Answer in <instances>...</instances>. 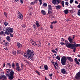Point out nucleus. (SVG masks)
Wrapping results in <instances>:
<instances>
[{"label":"nucleus","instance_id":"nucleus-7","mask_svg":"<svg viewBox=\"0 0 80 80\" xmlns=\"http://www.w3.org/2000/svg\"><path fill=\"white\" fill-rule=\"evenodd\" d=\"M73 37L72 38H71L70 37H68V40L71 43H72L73 42L75 41L74 39L75 38V36L73 35Z\"/></svg>","mask_w":80,"mask_h":80},{"label":"nucleus","instance_id":"nucleus-13","mask_svg":"<svg viewBox=\"0 0 80 80\" xmlns=\"http://www.w3.org/2000/svg\"><path fill=\"white\" fill-rule=\"evenodd\" d=\"M61 72L63 74H65L66 73V70L64 68H62L61 70Z\"/></svg>","mask_w":80,"mask_h":80},{"label":"nucleus","instance_id":"nucleus-63","mask_svg":"<svg viewBox=\"0 0 80 80\" xmlns=\"http://www.w3.org/2000/svg\"><path fill=\"white\" fill-rule=\"evenodd\" d=\"M51 63L52 64H53V65H55V64L54 63V62H51Z\"/></svg>","mask_w":80,"mask_h":80},{"label":"nucleus","instance_id":"nucleus-12","mask_svg":"<svg viewBox=\"0 0 80 80\" xmlns=\"http://www.w3.org/2000/svg\"><path fill=\"white\" fill-rule=\"evenodd\" d=\"M31 43H32V45H34V46H35V45L37 46V44H36V42H35V41H34L32 39H31Z\"/></svg>","mask_w":80,"mask_h":80},{"label":"nucleus","instance_id":"nucleus-55","mask_svg":"<svg viewBox=\"0 0 80 80\" xmlns=\"http://www.w3.org/2000/svg\"><path fill=\"white\" fill-rule=\"evenodd\" d=\"M52 6H51V5H48V8H52Z\"/></svg>","mask_w":80,"mask_h":80},{"label":"nucleus","instance_id":"nucleus-59","mask_svg":"<svg viewBox=\"0 0 80 80\" xmlns=\"http://www.w3.org/2000/svg\"><path fill=\"white\" fill-rule=\"evenodd\" d=\"M38 42H39V43H41V42H42V41H41V40H40V41H38Z\"/></svg>","mask_w":80,"mask_h":80},{"label":"nucleus","instance_id":"nucleus-27","mask_svg":"<svg viewBox=\"0 0 80 80\" xmlns=\"http://www.w3.org/2000/svg\"><path fill=\"white\" fill-rule=\"evenodd\" d=\"M3 23L5 26H7L8 25V22L7 21H4Z\"/></svg>","mask_w":80,"mask_h":80},{"label":"nucleus","instance_id":"nucleus-60","mask_svg":"<svg viewBox=\"0 0 80 80\" xmlns=\"http://www.w3.org/2000/svg\"><path fill=\"white\" fill-rule=\"evenodd\" d=\"M3 67L4 68L5 67V62H4L3 63Z\"/></svg>","mask_w":80,"mask_h":80},{"label":"nucleus","instance_id":"nucleus-16","mask_svg":"<svg viewBox=\"0 0 80 80\" xmlns=\"http://www.w3.org/2000/svg\"><path fill=\"white\" fill-rule=\"evenodd\" d=\"M6 67H8L9 68H12V64H10V63L9 62L7 63V64L6 65Z\"/></svg>","mask_w":80,"mask_h":80},{"label":"nucleus","instance_id":"nucleus-19","mask_svg":"<svg viewBox=\"0 0 80 80\" xmlns=\"http://www.w3.org/2000/svg\"><path fill=\"white\" fill-rule=\"evenodd\" d=\"M74 61L76 62L77 64L78 65H80V63L77 60V58H75L74 59Z\"/></svg>","mask_w":80,"mask_h":80},{"label":"nucleus","instance_id":"nucleus-54","mask_svg":"<svg viewBox=\"0 0 80 80\" xmlns=\"http://www.w3.org/2000/svg\"><path fill=\"white\" fill-rule=\"evenodd\" d=\"M48 10L50 11H52V8H48Z\"/></svg>","mask_w":80,"mask_h":80},{"label":"nucleus","instance_id":"nucleus-43","mask_svg":"<svg viewBox=\"0 0 80 80\" xmlns=\"http://www.w3.org/2000/svg\"><path fill=\"white\" fill-rule=\"evenodd\" d=\"M22 27L23 28H25L26 27V25L23 24L22 26Z\"/></svg>","mask_w":80,"mask_h":80},{"label":"nucleus","instance_id":"nucleus-47","mask_svg":"<svg viewBox=\"0 0 80 80\" xmlns=\"http://www.w3.org/2000/svg\"><path fill=\"white\" fill-rule=\"evenodd\" d=\"M24 61L25 62H26V63H28V61H27V59H25L24 60Z\"/></svg>","mask_w":80,"mask_h":80},{"label":"nucleus","instance_id":"nucleus-49","mask_svg":"<svg viewBox=\"0 0 80 80\" xmlns=\"http://www.w3.org/2000/svg\"><path fill=\"white\" fill-rule=\"evenodd\" d=\"M73 2V0H70V3H72Z\"/></svg>","mask_w":80,"mask_h":80},{"label":"nucleus","instance_id":"nucleus-37","mask_svg":"<svg viewBox=\"0 0 80 80\" xmlns=\"http://www.w3.org/2000/svg\"><path fill=\"white\" fill-rule=\"evenodd\" d=\"M35 72H36L37 73H38V75H39V76H40V73H39V72H38V71H36Z\"/></svg>","mask_w":80,"mask_h":80},{"label":"nucleus","instance_id":"nucleus-15","mask_svg":"<svg viewBox=\"0 0 80 80\" xmlns=\"http://www.w3.org/2000/svg\"><path fill=\"white\" fill-rule=\"evenodd\" d=\"M67 58L69 61H70V62H73V59L72 58L69 57H67Z\"/></svg>","mask_w":80,"mask_h":80},{"label":"nucleus","instance_id":"nucleus-11","mask_svg":"<svg viewBox=\"0 0 80 80\" xmlns=\"http://www.w3.org/2000/svg\"><path fill=\"white\" fill-rule=\"evenodd\" d=\"M18 17L19 19H21V18H23V15L19 11L18 12Z\"/></svg>","mask_w":80,"mask_h":80},{"label":"nucleus","instance_id":"nucleus-3","mask_svg":"<svg viewBox=\"0 0 80 80\" xmlns=\"http://www.w3.org/2000/svg\"><path fill=\"white\" fill-rule=\"evenodd\" d=\"M13 28H11L9 27H8L6 28L5 32H4L3 31L0 32V35L5 36L6 34H7V35H10V33H13Z\"/></svg>","mask_w":80,"mask_h":80},{"label":"nucleus","instance_id":"nucleus-38","mask_svg":"<svg viewBox=\"0 0 80 80\" xmlns=\"http://www.w3.org/2000/svg\"><path fill=\"white\" fill-rule=\"evenodd\" d=\"M54 49H53L52 50V52H53V53H57V51H55Z\"/></svg>","mask_w":80,"mask_h":80},{"label":"nucleus","instance_id":"nucleus-21","mask_svg":"<svg viewBox=\"0 0 80 80\" xmlns=\"http://www.w3.org/2000/svg\"><path fill=\"white\" fill-rule=\"evenodd\" d=\"M6 39L8 42H10V37L9 36L7 37Z\"/></svg>","mask_w":80,"mask_h":80},{"label":"nucleus","instance_id":"nucleus-52","mask_svg":"<svg viewBox=\"0 0 80 80\" xmlns=\"http://www.w3.org/2000/svg\"><path fill=\"white\" fill-rule=\"evenodd\" d=\"M34 2H35V3H36V4H37L38 2V0H35V1Z\"/></svg>","mask_w":80,"mask_h":80},{"label":"nucleus","instance_id":"nucleus-23","mask_svg":"<svg viewBox=\"0 0 80 80\" xmlns=\"http://www.w3.org/2000/svg\"><path fill=\"white\" fill-rule=\"evenodd\" d=\"M44 68L46 70H48V66L46 65H44Z\"/></svg>","mask_w":80,"mask_h":80},{"label":"nucleus","instance_id":"nucleus-45","mask_svg":"<svg viewBox=\"0 0 80 80\" xmlns=\"http://www.w3.org/2000/svg\"><path fill=\"white\" fill-rule=\"evenodd\" d=\"M33 26L34 29H36V25H35V24H33Z\"/></svg>","mask_w":80,"mask_h":80},{"label":"nucleus","instance_id":"nucleus-46","mask_svg":"<svg viewBox=\"0 0 80 80\" xmlns=\"http://www.w3.org/2000/svg\"><path fill=\"white\" fill-rule=\"evenodd\" d=\"M61 39V41H62V42H63V41H65V40L63 38H62Z\"/></svg>","mask_w":80,"mask_h":80},{"label":"nucleus","instance_id":"nucleus-39","mask_svg":"<svg viewBox=\"0 0 80 80\" xmlns=\"http://www.w3.org/2000/svg\"><path fill=\"white\" fill-rule=\"evenodd\" d=\"M35 2H32L30 3L31 5H35Z\"/></svg>","mask_w":80,"mask_h":80},{"label":"nucleus","instance_id":"nucleus-48","mask_svg":"<svg viewBox=\"0 0 80 80\" xmlns=\"http://www.w3.org/2000/svg\"><path fill=\"white\" fill-rule=\"evenodd\" d=\"M50 28H51V29H53V25L51 24L50 26Z\"/></svg>","mask_w":80,"mask_h":80},{"label":"nucleus","instance_id":"nucleus-42","mask_svg":"<svg viewBox=\"0 0 80 80\" xmlns=\"http://www.w3.org/2000/svg\"><path fill=\"white\" fill-rule=\"evenodd\" d=\"M20 2L21 4H23V0H20Z\"/></svg>","mask_w":80,"mask_h":80},{"label":"nucleus","instance_id":"nucleus-5","mask_svg":"<svg viewBox=\"0 0 80 80\" xmlns=\"http://www.w3.org/2000/svg\"><path fill=\"white\" fill-rule=\"evenodd\" d=\"M67 62V58L65 56H63L61 58V63L63 65L66 64Z\"/></svg>","mask_w":80,"mask_h":80},{"label":"nucleus","instance_id":"nucleus-53","mask_svg":"<svg viewBox=\"0 0 80 80\" xmlns=\"http://www.w3.org/2000/svg\"><path fill=\"white\" fill-rule=\"evenodd\" d=\"M75 3H76V4H78V2H77V1H75Z\"/></svg>","mask_w":80,"mask_h":80},{"label":"nucleus","instance_id":"nucleus-26","mask_svg":"<svg viewBox=\"0 0 80 80\" xmlns=\"http://www.w3.org/2000/svg\"><path fill=\"white\" fill-rule=\"evenodd\" d=\"M12 53L13 54V55H15L17 53V52L15 51H13Z\"/></svg>","mask_w":80,"mask_h":80},{"label":"nucleus","instance_id":"nucleus-2","mask_svg":"<svg viewBox=\"0 0 80 80\" xmlns=\"http://www.w3.org/2000/svg\"><path fill=\"white\" fill-rule=\"evenodd\" d=\"M35 55V52L32 50L28 49L27 52L24 54V57L27 58V59L30 58V60H33V56Z\"/></svg>","mask_w":80,"mask_h":80},{"label":"nucleus","instance_id":"nucleus-1","mask_svg":"<svg viewBox=\"0 0 80 80\" xmlns=\"http://www.w3.org/2000/svg\"><path fill=\"white\" fill-rule=\"evenodd\" d=\"M74 44L70 43L68 42V41L67 40H65V42L64 43L63 42H60L61 45H65L67 47L71 48L72 50L73 49V52H75L76 50V47H80V44H76V42L74 41L73 42Z\"/></svg>","mask_w":80,"mask_h":80},{"label":"nucleus","instance_id":"nucleus-58","mask_svg":"<svg viewBox=\"0 0 80 80\" xmlns=\"http://www.w3.org/2000/svg\"><path fill=\"white\" fill-rule=\"evenodd\" d=\"M37 47H41V45H40L39 44L38 45H37Z\"/></svg>","mask_w":80,"mask_h":80},{"label":"nucleus","instance_id":"nucleus-62","mask_svg":"<svg viewBox=\"0 0 80 80\" xmlns=\"http://www.w3.org/2000/svg\"><path fill=\"white\" fill-rule=\"evenodd\" d=\"M4 49L5 50H8V48L7 47L4 48Z\"/></svg>","mask_w":80,"mask_h":80},{"label":"nucleus","instance_id":"nucleus-25","mask_svg":"<svg viewBox=\"0 0 80 80\" xmlns=\"http://www.w3.org/2000/svg\"><path fill=\"white\" fill-rule=\"evenodd\" d=\"M49 76L50 79V80H52V76H53V74L51 73L50 74H49Z\"/></svg>","mask_w":80,"mask_h":80},{"label":"nucleus","instance_id":"nucleus-35","mask_svg":"<svg viewBox=\"0 0 80 80\" xmlns=\"http://www.w3.org/2000/svg\"><path fill=\"white\" fill-rule=\"evenodd\" d=\"M2 41H3V39H2V37H0V43L2 42Z\"/></svg>","mask_w":80,"mask_h":80},{"label":"nucleus","instance_id":"nucleus-24","mask_svg":"<svg viewBox=\"0 0 80 80\" xmlns=\"http://www.w3.org/2000/svg\"><path fill=\"white\" fill-rule=\"evenodd\" d=\"M64 12L65 14H68V11L67 9H66L64 10Z\"/></svg>","mask_w":80,"mask_h":80},{"label":"nucleus","instance_id":"nucleus-22","mask_svg":"<svg viewBox=\"0 0 80 80\" xmlns=\"http://www.w3.org/2000/svg\"><path fill=\"white\" fill-rule=\"evenodd\" d=\"M56 7L57 10H59V9H60V8H61V6L58 5L57 6H56Z\"/></svg>","mask_w":80,"mask_h":80},{"label":"nucleus","instance_id":"nucleus-9","mask_svg":"<svg viewBox=\"0 0 80 80\" xmlns=\"http://www.w3.org/2000/svg\"><path fill=\"white\" fill-rule=\"evenodd\" d=\"M75 78L76 80H80V71L76 73L75 76Z\"/></svg>","mask_w":80,"mask_h":80},{"label":"nucleus","instance_id":"nucleus-33","mask_svg":"<svg viewBox=\"0 0 80 80\" xmlns=\"http://www.w3.org/2000/svg\"><path fill=\"white\" fill-rule=\"evenodd\" d=\"M77 14L78 15V16H80V9L78 10Z\"/></svg>","mask_w":80,"mask_h":80},{"label":"nucleus","instance_id":"nucleus-30","mask_svg":"<svg viewBox=\"0 0 80 80\" xmlns=\"http://www.w3.org/2000/svg\"><path fill=\"white\" fill-rule=\"evenodd\" d=\"M12 67L13 68H15V64H14V63H12Z\"/></svg>","mask_w":80,"mask_h":80},{"label":"nucleus","instance_id":"nucleus-56","mask_svg":"<svg viewBox=\"0 0 80 80\" xmlns=\"http://www.w3.org/2000/svg\"><path fill=\"white\" fill-rule=\"evenodd\" d=\"M77 7L78 8H80V3H79V5H78Z\"/></svg>","mask_w":80,"mask_h":80},{"label":"nucleus","instance_id":"nucleus-4","mask_svg":"<svg viewBox=\"0 0 80 80\" xmlns=\"http://www.w3.org/2000/svg\"><path fill=\"white\" fill-rule=\"evenodd\" d=\"M6 75L7 77H8V78L10 80H13L14 78V76H13L14 72L13 71H11L10 72L9 71H8L6 72Z\"/></svg>","mask_w":80,"mask_h":80},{"label":"nucleus","instance_id":"nucleus-40","mask_svg":"<svg viewBox=\"0 0 80 80\" xmlns=\"http://www.w3.org/2000/svg\"><path fill=\"white\" fill-rule=\"evenodd\" d=\"M51 11H48V14H50V13H52V12Z\"/></svg>","mask_w":80,"mask_h":80},{"label":"nucleus","instance_id":"nucleus-31","mask_svg":"<svg viewBox=\"0 0 80 80\" xmlns=\"http://www.w3.org/2000/svg\"><path fill=\"white\" fill-rule=\"evenodd\" d=\"M56 58L58 60H60V56H59L58 55L57 56Z\"/></svg>","mask_w":80,"mask_h":80},{"label":"nucleus","instance_id":"nucleus-29","mask_svg":"<svg viewBox=\"0 0 80 80\" xmlns=\"http://www.w3.org/2000/svg\"><path fill=\"white\" fill-rule=\"evenodd\" d=\"M54 63L55 65L57 66V67H58V62H57V61H56V62H55Z\"/></svg>","mask_w":80,"mask_h":80},{"label":"nucleus","instance_id":"nucleus-14","mask_svg":"<svg viewBox=\"0 0 80 80\" xmlns=\"http://www.w3.org/2000/svg\"><path fill=\"white\" fill-rule=\"evenodd\" d=\"M17 45L18 48H22V45L20 43L17 42Z\"/></svg>","mask_w":80,"mask_h":80},{"label":"nucleus","instance_id":"nucleus-34","mask_svg":"<svg viewBox=\"0 0 80 80\" xmlns=\"http://www.w3.org/2000/svg\"><path fill=\"white\" fill-rule=\"evenodd\" d=\"M47 4L46 3L44 2L43 4V7H47Z\"/></svg>","mask_w":80,"mask_h":80},{"label":"nucleus","instance_id":"nucleus-44","mask_svg":"<svg viewBox=\"0 0 80 80\" xmlns=\"http://www.w3.org/2000/svg\"><path fill=\"white\" fill-rule=\"evenodd\" d=\"M21 68H23V67H24L23 64L22 63L21 64Z\"/></svg>","mask_w":80,"mask_h":80},{"label":"nucleus","instance_id":"nucleus-51","mask_svg":"<svg viewBox=\"0 0 80 80\" xmlns=\"http://www.w3.org/2000/svg\"><path fill=\"white\" fill-rule=\"evenodd\" d=\"M9 34H10V37H13V34L11 33Z\"/></svg>","mask_w":80,"mask_h":80},{"label":"nucleus","instance_id":"nucleus-32","mask_svg":"<svg viewBox=\"0 0 80 80\" xmlns=\"http://www.w3.org/2000/svg\"><path fill=\"white\" fill-rule=\"evenodd\" d=\"M38 1L40 3H39L40 5H41L42 4V0H38Z\"/></svg>","mask_w":80,"mask_h":80},{"label":"nucleus","instance_id":"nucleus-17","mask_svg":"<svg viewBox=\"0 0 80 80\" xmlns=\"http://www.w3.org/2000/svg\"><path fill=\"white\" fill-rule=\"evenodd\" d=\"M22 53V54H23V51H21L20 50H17V54H21Z\"/></svg>","mask_w":80,"mask_h":80},{"label":"nucleus","instance_id":"nucleus-6","mask_svg":"<svg viewBox=\"0 0 80 80\" xmlns=\"http://www.w3.org/2000/svg\"><path fill=\"white\" fill-rule=\"evenodd\" d=\"M52 2L54 5H58L62 2L60 0H52Z\"/></svg>","mask_w":80,"mask_h":80},{"label":"nucleus","instance_id":"nucleus-28","mask_svg":"<svg viewBox=\"0 0 80 80\" xmlns=\"http://www.w3.org/2000/svg\"><path fill=\"white\" fill-rule=\"evenodd\" d=\"M57 23V21H54L51 22V24H53V23Z\"/></svg>","mask_w":80,"mask_h":80},{"label":"nucleus","instance_id":"nucleus-8","mask_svg":"<svg viewBox=\"0 0 80 80\" xmlns=\"http://www.w3.org/2000/svg\"><path fill=\"white\" fill-rule=\"evenodd\" d=\"M16 69L18 72H20L21 71V68H20V67L19 66V63H17L16 64Z\"/></svg>","mask_w":80,"mask_h":80},{"label":"nucleus","instance_id":"nucleus-50","mask_svg":"<svg viewBox=\"0 0 80 80\" xmlns=\"http://www.w3.org/2000/svg\"><path fill=\"white\" fill-rule=\"evenodd\" d=\"M68 2H65V5H68Z\"/></svg>","mask_w":80,"mask_h":80},{"label":"nucleus","instance_id":"nucleus-61","mask_svg":"<svg viewBox=\"0 0 80 80\" xmlns=\"http://www.w3.org/2000/svg\"><path fill=\"white\" fill-rule=\"evenodd\" d=\"M55 50H56V51H57V52H58V48H56Z\"/></svg>","mask_w":80,"mask_h":80},{"label":"nucleus","instance_id":"nucleus-10","mask_svg":"<svg viewBox=\"0 0 80 80\" xmlns=\"http://www.w3.org/2000/svg\"><path fill=\"white\" fill-rule=\"evenodd\" d=\"M0 80H7V76L5 75L0 74Z\"/></svg>","mask_w":80,"mask_h":80},{"label":"nucleus","instance_id":"nucleus-18","mask_svg":"<svg viewBox=\"0 0 80 80\" xmlns=\"http://www.w3.org/2000/svg\"><path fill=\"white\" fill-rule=\"evenodd\" d=\"M36 25L37 26V27H40V24L38 21H36Z\"/></svg>","mask_w":80,"mask_h":80},{"label":"nucleus","instance_id":"nucleus-20","mask_svg":"<svg viewBox=\"0 0 80 80\" xmlns=\"http://www.w3.org/2000/svg\"><path fill=\"white\" fill-rule=\"evenodd\" d=\"M41 12L44 15H45L46 14V12H45L43 10H42L41 11Z\"/></svg>","mask_w":80,"mask_h":80},{"label":"nucleus","instance_id":"nucleus-64","mask_svg":"<svg viewBox=\"0 0 80 80\" xmlns=\"http://www.w3.org/2000/svg\"><path fill=\"white\" fill-rule=\"evenodd\" d=\"M77 56L78 57H79L80 58V55L79 54H78L77 55Z\"/></svg>","mask_w":80,"mask_h":80},{"label":"nucleus","instance_id":"nucleus-36","mask_svg":"<svg viewBox=\"0 0 80 80\" xmlns=\"http://www.w3.org/2000/svg\"><path fill=\"white\" fill-rule=\"evenodd\" d=\"M64 3H65V2H64V1H62V2H61L62 5L63 7H64L65 6H64Z\"/></svg>","mask_w":80,"mask_h":80},{"label":"nucleus","instance_id":"nucleus-41","mask_svg":"<svg viewBox=\"0 0 80 80\" xmlns=\"http://www.w3.org/2000/svg\"><path fill=\"white\" fill-rule=\"evenodd\" d=\"M4 14L5 16L7 18V12H4Z\"/></svg>","mask_w":80,"mask_h":80},{"label":"nucleus","instance_id":"nucleus-57","mask_svg":"<svg viewBox=\"0 0 80 80\" xmlns=\"http://www.w3.org/2000/svg\"><path fill=\"white\" fill-rule=\"evenodd\" d=\"M29 16H32V13L31 12L29 13Z\"/></svg>","mask_w":80,"mask_h":80}]
</instances>
